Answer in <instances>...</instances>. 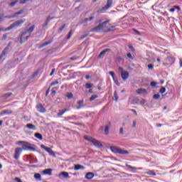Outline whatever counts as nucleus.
Segmentation results:
<instances>
[{"label": "nucleus", "instance_id": "1", "mask_svg": "<svg viewBox=\"0 0 182 182\" xmlns=\"http://www.w3.org/2000/svg\"><path fill=\"white\" fill-rule=\"evenodd\" d=\"M84 139L85 140H87V141L92 143L93 146L97 147L98 149H102V147H103V144H102L100 141L89 135L84 136Z\"/></svg>", "mask_w": 182, "mask_h": 182}, {"label": "nucleus", "instance_id": "2", "mask_svg": "<svg viewBox=\"0 0 182 182\" xmlns=\"http://www.w3.org/2000/svg\"><path fill=\"white\" fill-rule=\"evenodd\" d=\"M25 21H26L25 19H21V20L16 21L15 22L11 23L10 25V26H9L6 28H5L4 31H11V29H14V28H18L19 26H22V24L25 23Z\"/></svg>", "mask_w": 182, "mask_h": 182}, {"label": "nucleus", "instance_id": "3", "mask_svg": "<svg viewBox=\"0 0 182 182\" xmlns=\"http://www.w3.org/2000/svg\"><path fill=\"white\" fill-rule=\"evenodd\" d=\"M110 150L112 153H118V154H129V151L122 149L118 146H110Z\"/></svg>", "mask_w": 182, "mask_h": 182}, {"label": "nucleus", "instance_id": "4", "mask_svg": "<svg viewBox=\"0 0 182 182\" xmlns=\"http://www.w3.org/2000/svg\"><path fill=\"white\" fill-rule=\"evenodd\" d=\"M110 22V20H107L101 23H100L97 26L91 29V32H100L105 26H106L107 23H109Z\"/></svg>", "mask_w": 182, "mask_h": 182}, {"label": "nucleus", "instance_id": "5", "mask_svg": "<svg viewBox=\"0 0 182 182\" xmlns=\"http://www.w3.org/2000/svg\"><path fill=\"white\" fill-rule=\"evenodd\" d=\"M26 36V33H23V32H22L21 35L18 36V40L20 41L21 45H22V43H25V42H26L28 39H29V36Z\"/></svg>", "mask_w": 182, "mask_h": 182}, {"label": "nucleus", "instance_id": "6", "mask_svg": "<svg viewBox=\"0 0 182 182\" xmlns=\"http://www.w3.org/2000/svg\"><path fill=\"white\" fill-rule=\"evenodd\" d=\"M41 149H43L47 153H49L50 156H53V157H56L55 152L51 150L50 148L46 146L44 144L41 145Z\"/></svg>", "mask_w": 182, "mask_h": 182}, {"label": "nucleus", "instance_id": "7", "mask_svg": "<svg viewBox=\"0 0 182 182\" xmlns=\"http://www.w3.org/2000/svg\"><path fill=\"white\" fill-rule=\"evenodd\" d=\"M21 153H22V148H16L15 150V154H14V159L16 160H18V159H19V156H21Z\"/></svg>", "mask_w": 182, "mask_h": 182}, {"label": "nucleus", "instance_id": "8", "mask_svg": "<svg viewBox=\"0 0 182 182\" xmlns=\"http://www.w3.org/2000/svg\"><path fill=\"white\" fill-rule=\"evenodd\" d=\"M113 5V0H107V4L102 8L101 11H107Z\"/></svg>", "mask_w": 182, "mask_h": 182}, {"label": "nucleus", "instance_id": "9", "mask_svg": "<svg viewBox=\"0 0 182 182\" xmlns=\"http://www.w3.org/2000/svg\"><path fill=\"white\" fill-rule=\"evenodd\" d=\"M36 109L38 112H40V113H45V112H46V109L43 107V105L42 104L37 105Z\"/></svg>", "mask_w": 182, "mask_h": 182}, {"label": "nucleus", "instance_id": "10", "mask_svg": "<svg viewBox=\"0 0 182 182\" xmlns=\"http://www.w3.org/2000/svg\"><path fill=\"white\" fill-rule=\"evenodd\" d=\"M59 177L60 178H70V176H69V173L66 172V171H63L61 173H59Z\"/></svg>", "mask_w": 182, "mask_h": 182}, {"label": "nucleus", "instance_id": "11", "mask_svg": "<svg viewBox=\"0 0 182 182\" xmlns=\"http://www.w3.org/2000/svg\"><path fill=\"white\" fill-rule=\"evenodd\" d=\"M121 77L124 80H127V79H129V72H127V71H122V73H121Z\"/></svg>", "mask_w": 182, "mask_h": 182}, {"label": "nucleus", "instance_id": "12", "mask_svg": "<svg viewBox=\"0 0 182 182\" xmlns=\"http://www.w3.org/2000/svg\"><path fill=\"white\" fill-rule=\"evenodd\" d=\"M34 29H35V25H33L28 29H26L23 33H26H26H28V36H31V33H32V32H33Z\"/></svg>", "mask_w": 182, "mask_h": 182}, {"label": "nucleus", "instance_id": "13", "mask_svg": "<svg viewBox=\"0 0 182 182\" xmlns=\"http://www.w3.org/2000/svg\"><path fill=\"white\" fill-rule=\"evenodd\" d=\"M93 177H95V174L92 172H88L85 175V178H87V180H92Z\"/></svg>", "mask_w": 182, "mask_h": 182}, {"label": "nucleus", "instance_id": "14", "mask_svg": "<svg viewBox=\"0 0 182 182\" xmlns=\"http://www.w3.org/2000/svg\"><path fill=\"white\" fill-rule=\"evenodd\" d=\"M52 42H53L52 40H48V41L42 43L40 46H39V49H41V48H45V46H48V45H50V43H52Z\"/></svg>", "mask_w": 182, "mask_h": 182}, {"label": "nucleus", "instance_id": "15", "mask_svg": "<svg viewBox=\"0 0 182 182\" xmlns=\"http://www.w3.org/2000/svg\"><path fill=\"white\" fill-rule=\"evenodd\" d=\"M29 146H33V144H31V143L26 142L22 146V150H28Z\"/></svg>", "mask_w": 182, "mask_h": 182}, {"label": "nucleus", "instance_id": "16", "mask_svg": "<svg viewBox=\"0 0 182 182\" xmlns=\"http://www.w3.org/2000/svg\"><path fill=\"white\" fill-rule=\"evenodd\" d=\"M4 114H12V110L4 109L1 111V112L0 113V116H4Z\"/></svg>", "mask_w": 182, "mask_h": 182}, {"label": "nucleus", "instance_id": "17", "mask_svg": "<svg viewBox=\"0 0 182 182\" xmlns=\"http://www.w3.org/2000/svg\"><path fill=\"white\" fill-rule=\"evenodd\" d=\"M83 103H84L83 100H78L77 102V104L78 105V106H77V110H79L80 109H82V107H83Z\"/></svg>", "mask_w": 182, "mask_h": 182}, {"label": "nucleus", "instance_id": "18", "mask_svg": "<svg viewBox=\"0 0 182 182\" xmlns=\"http://www.w3.org/2000/svg\"><path fill=\"white\" fill-rule=\"evenodd\" d=\"M43 174H48V176H52V168H46L43 171Z\"/></svg>", "mask_w": 182, "mask_h": 182}, {"label": "nucleus", "instance_id": "19", "mask_svg": "<svg viewBox=\"0 0 182 182\" xmlns=\"http://www.w3.org/2000/svg\"><path fill=\"white\" fill-rule=\"evenodd\" d=\"M74 170H85V166L80 164H76L74 166Z\"/></svg>", "mask_w": 182, "mask_h": 182}, {"label": "nucleus", "instance_id": "20", "mask_svg": "<svg viewBox=\"0 0 182 182\" xmlns=\"http://www.w3.org/2000/svg\"><path fill=\"white\" fill-rule=\"evenodd\" d=\"M26 128L29 129L30 130H36V126L33 124H27Z\"/></svg>", "mask_w": 182, "mask_h": 182}, {"label": "nucleus", "instance_id": "21", "mask_svg": "<svg viewBox=\"0 0 182 182\" xmlns=\"http://www.w3.org/2000/svg\"><path fill=\"white\" fill-rule=\"evenodd\" d=\"M136 93H138V95L147 93V90H146L144 88H139L136 90Z\"/></svg>", "mask_w": 182, "mask_h": 182}, {"label": "nucleus", "instance_id": "22", "mask_svg": "<svg viewBox=\"0 0 182 182\" xmlns=\"http://www.w3.org/2000/svg\"><path fill=\"white\" fill-rule=\"evenodd\" d=\"M34 136L38 140H43V136L41 134V133H35Z\"/></svg>", "mask_w": 182, "mask_h": 182}, {"label": "nucleus", "instance_id": "23", "mask_svg": "<svg viewBox=\"0 0 182 182\" xmlns=\"http://www.w3.org/2000/svg\"><path fill=\"white\" fill-rule=\"evenodd\" d=\"M34 178H36V180H38V181H42V176H41L40 173H36L34 175Z\"/></svg>", "mask_w": 182, "mask_h": 182}, {"label": "nucleus", "instance_id": "24", "mask_svg": "<svg viewBox=\"0 0 182 182\" xmlns=\"http://www.w3.org/2000/svg\"><path fill=\"white\" fill-rule=\"evenodd\" d=\"M12 95V92H7L2 95L3 99H8V97H11Z\"/></svg>", "mask_w": 182, "mask_h": 182}, {"label": "nucleus", "instance_id": "25", "mask_svg": "<svg viewBox=\"0 0 182 182\" xmlns=\"http://www.w3.org/2000/svg\"><path fill=\"white\" fill-rule=\"evenodd\" d=\"M9 50H8V47L7 48H5L1 54L0 55V56H1V58H4V56H5L6 55V52H8Z\"/></svg>", "mask_w": 182, "mask_h": 182}, {"label": "nucleus", "instance_id": "26", "mask_svg": "<svg viewBox=\"0 0 182 182\" xmlns=\"http://www.w3.org/2000/svg\"><path fill=\"white\" fill-rule=\"evenodd\" d=\"M139 100L138 98H133L131 103L132 105H139Z\"/></svg>", "mask_w": 182, "mask_h": 182}, {"label": "nucleus", "instance_id": "27", "mask_svg": "<svg viewBox=\"0 0 182 182\" xmlns=\"http://www.w3.org/2000/svg\"><path fill=\"white\" fill-rule=\"evenodd\" d=\"M112 79H113L114 83L117 85V86H119L120 82H119V80L117 79V77L115 76Z\"/></svg>", "mask_w": 182, "mask_h": 182}, {"label": "nucleus", "instance_id": "28", "mask_svg": "<svg viewBox=\"0 0 182 182\" xmlns=\"http://www.w3.org/2000/svg\"><path fill=\"white\" fill-rule=\"evenodd\" d=\"M97 97H99L97 95H92L90 98V102H93V100H95V99H97Z\"/></svg>", "mask_w": 182, "mask_h": 182}, {"label": "nucleus", "instance_id": "29", "mask_svg": "<svg viewBox=\"0 0 182 182\" xmlns=\"http://www.w3.org/2000/svg\"><path fill=\"white\" fill-rule=\"evenodd\" d=\"M19 2V1L16 0L14 1H12L11 3L9 4V6H11V8L15 6L16 4H18Z\"/></svg>", "mask_w": 182, "mask_h": 182}, {"label": "nucleus", "instance_id": "30", "mask_svg": "<svg viewBox=\"0 0 182 182\" xmlns=\"http://www.w3.org/2000/svg\"><path fill=\"white\" fill-rule=\"evenodd\" d=\"M86 89H92L93 87V84L92 83H86L85 84Z\"/></svg>", "mask_w": 182, "mask_h": 182}, {"label": "nucleus", "instance_id": "31", "mask_svg": "<svg viewBox=\"0 0 182 182\" xmlns=\"http://www.w3.org/2000/svg\"><path fill=\"white\" fill-rule=\"evenodd\" d=\"M110 129V127L106 125L105 129V134L107 135L109 134V129Z\"/></svg>", "mask_w": 182, "mask_h": 182}, {"label": "nucleus", "instance_id": "32", "mask_svg": "<svg viewBox=\"0 0 182 182\" xmlns=\"http://www.w3.org/2000/svg\"><path fill=\"white\" fill-rule=\"evenodd\" d=\"M66 28V24H63V26H61L58 30V33H62L63 31V29Z\"/></svg>", "mask_w": 182, "mask_h": 182}, {"label": "nucleus", "instance_id": "33", "mask_svg": "<svg viewBox=\"0 0 182 182\" xmlns=\"http://www.w3.org/2000/svg\"><path fill=\"white\" fill-rule=\"evenodd\" d=\"M125 166H126V167H127L128 168H131V170H132V171H133V170H134V171L137 170V168L133 167V166H130V165H129V164H126Z\"/></svg>", "mask_w": 182, "mask_h": 182}, {"label": "nucleus", "instance_id": "34", "mask_svg": "<svg viewBox=\"0 0 182 182\" xmlns=\"http://www.w3.org/2000/svg\"><path fill=\"white\" fill-rule=\"evenodd\" d=\"M114 99L115 102H117V100H119V96L117 95V92L116 91L114 92Z\"/></svg>", "mask_w": 182, "mask_h": 182}, {"label": "nucleus", "instance_id": "35", "mask_svg": "<svg viewBox=\"0 0 182 182\" xmlns=\"http://www.w3.org/2000/svg\"><path fill=\"white\" fill-rule=\"evenodd\" d=\"M66 97H68V99H73V94L72 92H68Z\"/></svg>", "mask_w": 182, "mask_h": 182}, {"label": "nucleus", "instance_id": "36", "mask_svg": "<svg viewBox=\"0 0 182 182\" xmlns=\"http://www.w3.org/2000/svg\"><path fill=\"white\" fill-rule=\"evenodd\" d=\"M72 35H73V31L71 30L67 35V39H70V38H72Z\"/></svg>", "mask_w": 182, "mask_h": 182}, {"label": "nucleus", "instance_id": "37", "mask_svg": "<svg viewBox=\"0 0 182 182\" xmlns=\"http://www.w3.org/2000/svg\"><path fill=\"white\" fill-rule=\"evenodd\" d=\"M159 93H161V95H163V93H166V87H162L159 90Z\"/></svg>", "mask_w": 182, "mask_h": 182}, {"label": "nucleus", "instance_id": "38", "mask_svg": "<svg viewBox=\"0 0 182 182\" xmlns=\"http://www.w3.org/2000/svg\"><path fill=\"white\" fill-rule=\"evenodd\" d=\"M154 68V64L151 63L148 65V69H149V70H153Z\"/></svg>", "mask_w": 182, "mask_h": 182}, {"label": "nucleus", "instance_id": "39", "mask_svg": "<svg viewBox=\"0 0 182 182\" xmlns=\"http://www.w3.org/2000/svg\"><path fill=\"white\" fill-rule=\"evenodd\" d=\"M105 55H106V53H105L104 50H102V51L99 54L98 58H103V56H105Z\"/></svg>", "mask_w": 182, "mask_h": 182}, {"label": "nucleus", "instance_id": "40", "mask_svg": "<svg viewBox=\"0 0 182 182\" xmlns=\"http://www.w3.org/2000/svg\"><path fill=\"white\" fill-rule=\"evenodd\" d=\"M63 114H65V111L61 110L57 114V116L60 117V116H63Z\"/></svg>", "mask_w": 182, "mask_h": 182}, {"label": "nucleus", "instance_id": "41", "mask_svg": "<svg viewBox=\"0 0 182 182\" xmlns=\"http://www.w3.org/2000/svg\"><path fill=\"white\" fill-rule=\"evenodd\" d=\"M153 99H155L156 100H157V99H160V95L159 94L154 95Z\"/></svg>", "mask_w": 182, "mask_h": 182}, {"label": "nucleus", "instance_id": "42", "mask_svg": "<svg viewBox=\"0 0 182 182\" xmlns=\"http://www.w3.org/2000/svg\"><path fill=\"white\" fill-rule=\"evenodd\" d=\"M146 174H148L149 176H156V173L151 171L146 172Z\"/></svg>", "mask_w": 182, "mask_h": 182}, {"label": "nucleus", "instance_id": "43", "mask_svg": "<svg viewBox=\"0 0 182 182\" xmlns=\"http://www.w3.org/2000/svg\"><path fill=\"white\" fill-rule=\"evenodd\" d=\"M139 103L141 105L144 106V105L146 103V100H141L139 101Z\"/></svg>", "mask_w": 182, "mask_h": 182}, {"label": "nucleus", "instance_id": "44", "mask_svg": "<svg viewBox=\"0 0 182 182\" xmlns=\"http://www.w3.org/2000/svg\"><path fill=\"white\" fill-rule=\"evenodd\" d=\"M59 83V82L58 80H55L54 82H52L50 85V86H55L56 85H58Z\"/></svg>", "mask_w": 182, "mask_h": 182}, {"label": "nucleus", "instance_id": "45", "mask_svg": "<svg viewBox=\"0 0 182 182\" xmlns=\"http://www.w3.org/2000/svg\"><path fill=\"white\" fill-rule=\"evenodd\" d=\"M28 150H30L31 151H36V149L33 146H31V145H29Z\"/></svg>", "mask_w": 182, "mask_h": 182}, {"label": "nucleus", "instance_id": "46", "mask_svg": "<svg viewBox=\"0 0 182 182\" xmlns=\"http://www.w3.org/2000/svg\"><path fill=\"white\" fill-rule=\"evenodd\" d=\"M55 17H50V16H48L46 20L47 22H50V20L53 19Z\"/></svg>", "mask_w": 182, "mask_h": 182}, {"label": "nucleus", "instance_id": "47", "mask_svg": "<svg viewBox=\"0 0 182 182\" xmlns=\"http://www.w3.org/2000/svg\"><path fill=\"white\" fill-rule=\"evenodd\" d=\"M89 34L82 35L80 37V40L82 41V39H85V38H87Z\"/></svg>", "mask_w": 182, "mask_h": 182}, {"label": "nucleus", "instance_id": "48", "mask_svg": "<svg viewBox=\"0 0 182 182\" xmlns=\"http://www.w3.org/2000/svg\"><path fill=\"white\" fill-rule=\"evenodd\" d=\"M18 14H16V12L14 13L13 15L9 16V18H11V19H14V18H16Z\"/></svg>", "mask_w": 182, "mask_h": 182}, {"label": "nucleus", "instance_id": "49", "mask_svg": "<svg viewBox=\"0 0 182 182\" xmlns=\"http://www.w3.org/2000/svg\"><path fill=\"white\" fill-rule=\"evenodd\" d=\"M109 75H110L112 78L116 77V74H114V72H113V71H110L109 73Z\"/></svg>", "mask_w": 182, "mask_h": 182}, {"label": "nucleus", "instance_id": "50", "mask_svg": "<svg viewBox=\"0 0 182 182\" xmlns=\"http://www.w3.org/2000/svg\"><path fill=\"white\" fill-rule=\"evenodd\" d=\"M25 12L24 9H21L19 11L16 12V14L18 15H22V14H23Z\"/></svg>", "mask_w": 182, "mask_h": 182}, {"label": "nucleus", "instance_id": "51", "mask_svg": "<svg viewBox=\"0 0 182 182\" xmlns=\"http://www.w3.org/2000/svg\"><path fill=\"white\" fill-rule=\"evenodd\" d=\"M151 86H152V87H156V86H157V82L152 81L151 82Z\"/></svg>", "mask_w": 182, "mask_h": 182}, {"label": "nucleus", "instance_id": "52", "mask_svg": "<svg viewBox=\"0 0 182 182\" xmlns=\"http://www.w3.org/2000/svg\"><path fill=\"white\" fill-rule=\"evenodd\" d=\"M8 38V33H5L3 35L2 41H6Z\"/></svg>", "mask_w": 182, "mask_h": 182}, {"label": "nucleus", "instance_id": "53", "mask_svg": "<svg viewBox=\"0 0 182 182\" xmlns=\"http://www.w3.org/2000/svg\"><path fill=\"white\" fill-rule=\"evenodd\" d=\"M77 58H79V57H77V55H74V56L71 57L70 58V60H76V59H77Z\"/></svg>", "mask_w": 182, "mask_h": 182}, {"label": "nucleus", "instance_id": "54", "mask_svg": "<svg viewBox=\"0 0 182 182\" xmlns=\"http://www.w3.org/2000/svg\"><path fill=\"white\" fill-rule=\"evenodd\" d=\"M89 21V18H85L82 21L80 22V23H86Z\"/></svg>", "mask_w": 182, "mask_h": 182}, {"label": "nucleus", "instance_id": "55", "mask_svg": "<svg viewBox=\"0 0 182 182\" xmlns=\"http://www.w3.org/2000/svg\"><path fill=\"white\" fill-rule=\"evenodd\" d=\"M132 31H134V32L136 33V35H141L140 31L136 30V28H133Z\"/></svg>", "mask_w": 182, "mask_h": 182}, {"label": "nucleus", "instance_id": "56", "mask_svg": "<svg viewBox=\"0 0 182 182\" xmlns=\"http://www.w3.org/2000/svg\"><path fill=\"white\" fill-rule=\"evenodd\" d=\"M127 58H129V59H133V56L132 55V53H129L127 54Z\"/></svg>", "mask_w": 182, "mask_h": 182}, {"label": "nucleus", "instance_id": "57", "mask_svg": "<svg viewBox=\"0 0 182 182\" xmlns=\"http://www.w3.org/2000/svg\"><path fill=\"white\" fill-rule=\"evenodd\" d=\"M29 0H21L20 1V4H26V2H28Z\"/></svg>", "mask_w": 182, "mask_h": 182}, {"label": "nucleus", "instance_id": "58", "mask_svg": "<svg viewBox=\"0 0 182 182\" xmlns=\"http://www.w3.org/2000/svg\"><path fill=\"white\" fill-rule=\"evenodd\" d=\"M56 70V69L55 68H53L52 70H51V73H50V76H53V73H55V71Z\"/></svg>", "mask_w": 182, "mask_h": 182}, {"label": "nucleus", "instance_id": "59", "mask_svg": "<svg viewBox=\"0 0 182 182\" xmlns=\"http://www.w3.org/2000/svg\"><path fill=\"white\" fill-rule=\"evenodd\" d=\"M119 134H124V131H123V127H121V128L119 129Z\"/></svg>", "mask_w": 182, "mask_h": 182}, {"label": "nucleus", "instance_id": "60", "mask_svg": "<svg viewBox=\"0 0 182 182\" xmlns=\"http://www.w3.org/2000/svg\"><path fill=\"white\" fill-rule=\"evenodd\" d=\"M112 50L110 48H106L103 50L104 53H107V52H110Z\"/></svg>", "mask_w": 182, "mask_h": 182}, {"label": "nucleus", "instance_id": "61", "mask_svg": "<svg viewBox=\"0 0 182 182\" xmlns=\"http://www.w3.org/2000/svg\"><path fill=\"white\" fill-rule=\"evenodd\" d=\"M15 181H17V182H22V180H21V178H18V177H16L14 178Z\"/></svg>", "mask_w": 182, "mask_h": 182}, {"label": "nucleus", "instance_id": "62", "mask_svg": "<svg viewBox=\"0 0 182 182\" xmlns=\"http://www.w3.org/2000/svg\"><path fill=\"white\" fill-rule=\"evenodd\" d=\"M174 9H178V11H181V8L178 6H174Z\"/></svg>", "mask_w": 182, "mask_h": 182}, {"label": "nucleus", "instance_id": "63", "mask_svg": "<svg viewBox=\"0 0 182 182\" xmlns=\"http://www.w3.org/2000/svg\"><path fill=\"white\" fill-rule=\"evenodd\" d=\"M49 92H50V87H49L46 92V96H48V95H49Z\"/></svg>", "mask_w": 182, "mask_h": 182}, {"label": "nucleus", "instance_id": "64", "mask_svg": "<svg viewBox=\"0 0 182 182\" xmlns=\"http://www.w3.org/2000/svg\"><path fill=\"white\" fill-rule=\"evenodd\" d=\"M0 22H4V15H0Z\"/></svg>", "mask_w": 182, "mask_h": 182}]
</instances>
